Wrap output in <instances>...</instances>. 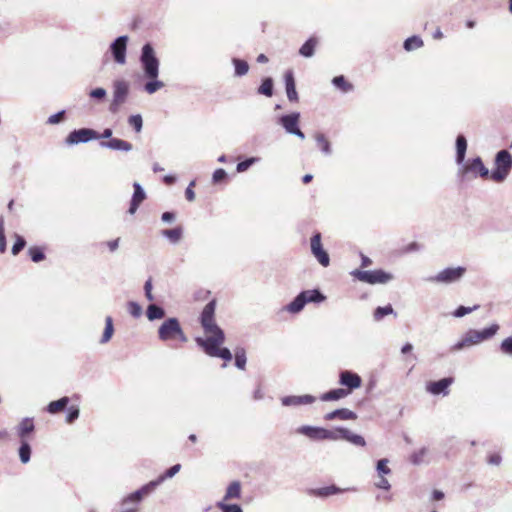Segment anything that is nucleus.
Segmentation results:
<instances>
[{
  "label": "nucleus",
  "mask_w": 512,
  "mask_h": 512,
  "mask_svg": "<svg viewBox=\"0 0 512 512\" xmlns=\"http://www.w3.org/2000/svg\"><path fill=\"white\" fill-rule=\"evenodd\" d=\"M196 344L203 349V351L210 357H218L224 361L232 360V353L226 347H221L225 341V334L219 332L215 335H208L206 338L197 337Z\"/></svg>",
  "instance_id": "obj_1"
},
{
  "label": "nucleus",
  "mask_w": 512,
  "mask_h": 512,
  "mask_svg": "<svg viewBox=\"0 0 512 512\" xmlns=\"http://www.w3.org/2000/svg\"><path fill=\"white\" fill-rule=\"evenodd\" d=\"M499 328V325L494 323L482 330L470 329L465 333L461 340H459L451 347V351H459L466 347H470L479 344L483 341H486L488 339H491L493 336L496 335Z\"/></svg>",
  "instance_id": "obj_2"
},
{
  "label": "nucleus",
  "mask_w": 512,
  "mask_h": 512,
  "mask_svg": "<svg viewBox=\"0 0 512 512\" xmlns=\"http://www.w3.org/2000/svg\"><path fill=\"white\" fill-rule=\"evenodd\" d=\"M158 338L162 342L179 340L180 342L185 343L188 341V338L184 333L179 320L175 317L167 318L159 326Z\"/></svg>",
  "instance_id": "obj_3"
},
{
  "label": "nucleus",
  "mask_w": 512,
  "mask_h": 512,
  "mask_svg": "<svg viewBox=\"0 0 512 512\" xmlns=\"http://www.w3.org/2000/svg\"><path fill=\"white\" fill-rule=\"evenodd\" d=\"M139 60L146 78H158L160 61L151 43L142 46Z\"/></svg>",
  "instance_id": "obj_4"
},
{
  "label": "nucleus",
  "mask_w": 512,
  "mask_h": 512,
  "mask_svg": "<svg viewBox=\"0 0 512 512\" xmlns=\"http://www.w3.org/2000/svg\"><path fill=\"white\" fill-rule=\"evenodd\" d=\"M495 168L491 171L490 177L496 183L503 182L512 170V155L508 150H500L496 153L494 160Z\"/></svg>",
  "instance_id": "obj_5"
},
{
  "label": "nucleus",
  "mask_w": 512,
  "mask_h": 512,
  "mask_svg": "<svg viewBox=\"0 0 512 512\" xmlns=\"http://www.w3.org/2000/svg\"><path fill=\"white\" fill-rule=\"evenodd\" d=\"M296 433L306 436L313 441H336V427L334 429H326L318 426L302 425L296 429Z\"/></svg>",
  "instance_id": "obj_6"
},
{
  "label": "nucleus",
  "mask_w": 512,
  "mask_h": 512,
  "mask_svg": "<svg viewBox=\"0 0 512 512\" xmlns=\"http://www.w3.org/2000/svg\"><path fill=\"white\" fill-rule=\"evenodd\" d=\"M216 301H209L203 308L200 316V323L204 332L208 335H215L223 330L216 324L214 319Z\"/></svg>",
  "instance_id": "obj_7"
},
{
  "label": "nucleus",
  "mask_w": 512,
  "mask_h": 512,
  "mask_svg": "<svg viewBox=\"0 0 512 512\" xmlns=\"http://www.w3.org/2000/svg\"><path fill=\"white\" fill-rule=\"evenodd\" d=\"M351 275L355 279H357L361 282L368 283V284H378V283L385 284L393 279L392 274L387 273L381 269L367 270V271H362V270L356 269L351 272Z\"/></svg>",
  "instance_id": "obj_8"
},
{
  "label": "nucleus",
  "mask_w": 512,
  "mask_h": 512,
  "mask_svg": "<svg viewBox=\"0 0 512 512\" xmlns=\"http://www.w3.org/2000/svg\"><path fill=\"white\" fill-rule=\"evenodd\" d=\"M129 95V83L125 80H116L113 82V98L109 105V111L117 113Z\"/></svg>",
  "instance_id": "obj_9"
},
{
  "label": "nucleus",
  "mask_w": 512,
  "mask_h": 512,
  "mask_svg": "<svg viewBox=\"0 0 512 512\" xmlns=\"http://www.w3.org/2000/svg\"><path fill=\"white\" fill-rule=\"evenodd\" d=\"M300 116L299 112L285 114L278 118L277 123L283 127L286 133L297 136L303 140L305 139V134L299 128Z\"/></svg>",
  "instance_id": "obj_10"
},
{
  "label": "nucleus",
  "mask_w": 512,
  "mask_h": 512,
  "mask_svg": "<svg viewBox=\"0 0 512 512\" xmlns=\"http://www.w3.org/2000/svg\"><path fill=\"white\" fill-rule=\"evenodd\" d=\"M459 175L464 178L467 174H472L473 177L487 178L490 174L489 169L484 165L480 157L473 158L467 163L460 165Z\"/></svg>",
  "instance_id": "obj_11"
},
{
  "label": "nucleus",
  "mask_w": 512,
  "mask_h": 512,
  "mask_svg": "<svg viewBox=\"0 0 512 512\" xmlns=\"http://www.w3.org/2000/svg\"><path fill=\"white\" fill-rule=\"evenodd\" d=\"M99 133L91 128H80L71 131L66 137L67 145H77L80 143H88L92 140H98Z\"/></svg>",
  "instance_id": "obj_12"
},
{
  "label": "nucleus",
  "mask_w": 512,
  "mask_h": 512,
  "mask_svg": "<svg viewBox=\"0 0 512 512\" xmlns=\"http://www.w3.org/2000/svg\"><path fill=\"white\" fill-rule=\"evenodd\" d=\"M466 269L464 267H449L445 268L428 280L431 282L450 284L460 280L465 274Z\"/></svg>",
  "instance_id": "obj_13"
},
{
  "label": "nucleus",
  "mask_w": 512,
  "mask_h": 512,
  "mask_svg": "<svg viewBox=\"0 0 512 512\" xmlns=\"http://www.w3.org/2000/svg\"><path fill=\"white\" fill-rule=\"evenodd\" d=\"M128 36L122 35L117 37L110 44V52L116 63L123 65L126 63V52H127Z\"/></svg>",
  "instance_id": "obj_14"
},
{
  "label": "nucleus",
  "mask_w": 512,
  "mask_h": 512,
  "mask_svg": "<svg viewBox=\"0 0 512 512\" xmlns=\"http://www.w3.org/2000/svg\"><path fill=\"white\" fill-rule=\"evenodd\" d=\"M311 253L317 261L323 266L327 267L330 264V257L324 250L321 243V233H315L310 239Z\"/></svg>",
  "instance_id": "obj_15"
},
{
  "label": "nucleus",
  "mask_w": 512,
  "mask_h": 512,
  "mask_svg": "<svg viewBox=\"0 0 512 512\" xmlns=\"http://www.w3.org/2000/svg\"><path fill=\"white\" fill-rule=\"evenodd\" d=\"M339 383L345 386L350 392L354 389L360 388L362 384L361 377L350 370H343L339 375Z\"/></svg>",
  "instance_id": "obj_16"
},
{
  "label": "nucleus",
  "mask_w": 512,
  "mask_h": 512,
  "mask_svg": "<svg viewBox=\"0 0 512 512\" xmlns=\"http://www.w3.org/2000/svg\"><path fill=\"white\" fill-rule=\"evenodd\" d=\"M340 439L346 440L359 447H364L366 445V441L363 436L355 434L345 427L338 426L336 427V441Z\"/></svg>",
  "instance_id": "obj_17"
},
{
  "label": "nucleus",
  "mask_w": 512,
  "mask_h": 512,
  "mask_svg": "<svg viewBox=\"0 0 512 512\" xmlns=\"http://www.w3.org/2000/svg\"><path fill=\"white\" fill-rule=\"evenodd\" d=\"M99 146L103 149H109L113 151L130 152L133 149V145L120 138H111L110 140H101Z\"/></svg>",
  "instance_id": "obj_18"
},
{
  "label": "nucleus",
  "mask_w": 512,
  "mask_h": 512,
  "mask_svg": "<svg viewBox=\"0 0 512 512\" xmlns=\"http://www.w3.org/2000/svg\"><path fill=\"white\" fill-rule=\"evenodd\" d=\"M453 383V378L446 377L442 378L438 381H431L427 384V391L433 395H448L449 393V386Z\"/></svg>",
  "instance_id": "obj_19"
},
{
  "label": "nucleus",
  "mask_w": 512,
  "mask_h": 512,
  "mask_svg": "<svg viewBox=\"0 0 512 512\" xmlns=\"http://www.w3.org/2000/svg\"><path fill=\"white\" fill-rule=\"evenodd\" d=\"M15 429L20 441H28L29 435L35 431L34 419L31 417L23 418Z\"/></svg>",
  "instance_id": "obj_20"
},
{
  "label": "nucleus",
  "mask_w": 512,
  "mask_h": 512,
  "mask_svg": "<svg viewBox=\"0 0 512 512\" xmlns=\"http://www.w3.org/2000/svg\"><path fill=\"white\" fill-rule=\"evenodd\" d=\"M316 398L312 395H289L281 398V404L283 406H301V405H309L314 403Z\"/></svg>",
  "instance_id": "obj_21"
},
{
  "label": "nucleus",
  "mask_w": 512,
  "mask_h": 512,
  "mask_svg": "<svg viewBox=\"0 0 512 512\" xmlns=\"http://www.w3.org/2000/svg\"><path fill=\"white\" fill-rule=\"evenodd\" d=\"M284 81H285V89L287 98L290 102H298L299 97L298 93L296 91V83L294 78V73L292 70H288L285 72L284 75Z\"/></svg>",
  "instance_id": "obj_22"
},
{
  "label": "nucleus",
  "mask_w": 512,
  "mask_h": 512,
  "mask_svg": "<svg viewBox=\"0 0 512 512\" xmlns=\"http://www.w3.org/2000/svg\"><path fill=\"white\" fill-rule=\"evenodd\" d=\"M133 188H134V192H133L132 199L130 201V207L128 210V212L132 215L136 213L140 204L146 198V193H145L144 189L142 188V186L138 182H135L133 184Z\"/></svg>",
  "instance_id": "obj_23"
},
{
  "label": "nucleus",
  "mask_w": 512,
  "mask_h": 512,
  "mask_svg": "<svg viewBox=\"0 0 512 512\" xmlns=\"http://www.w3.org/2000/svg\"><path fill=\"white\" fill-rule=\"evenodd\" d=\"M324 419L326 421H332V420H336V419H338V420H356L357 414L347 408H340V409H336L334 411L327 413L324 416Z\"/></svg>",
  "instance_id": "obj_24"
},
{
  "label": "nucleus",
  "mask_w": 512,
  "mask_h": 512,
  "mask_svg": "<svg viewBox=\"0 0 512 512\" xmlns=\"http://www.w3.org/2000/svg\"><path fill=\"white\" fill-rule=\"evenodd\" d=\"M467 151V140L464 135L459 134L456 138V163L462 165Z\"/></svg>",
  "instance_id": "obj_25"
},
{
  "label": "nucleus",
  "mask_w": 512,
  "mask_h": 512,
  "mask_svg": "<svg viewBox=\"0 0 512 512\" xmlns=\"http://www.w3.org/2000/svg\"><path fill=\"white\" fill-rule=\"evenodd\" d=\"M300 295L305 299L307 303H321L326 297L319 289L304 290L300 292Z\"/></svg>",
  "instance_id": "obj_26"
},
{
  "label": "nucleus",
  "mask_w": 512,
  "mask_h": 512,
  "mask_svg": "<svg viewBox=\"0 0 512 512\" xmlns=\"http://www.w3.org/2000/svg\"><path fill=\"white\" fill-rule=\"evenodd\" d=\"M350 394L349 390L344 388L332 389L321 395L320 399L322 401H337L342 398L347 397Z\"/></svg>",
  "instance_id": "obj_27"
},
{
  "label": "nucleus",
  "mask_w": 512,
  "mask_h": 512,
  "mask_svg": "<svg viewBox=\"0 0 512 512\" xmlns=\"http://www.w3.org/2000/svg\"><path fill=\"white\" fill-rule=\"evenodd\" d=\"M161 235L167 238L170 243L177 244L183 236V228L181 226H177L172 229H164L161 231Z\"/></svg>",
  "instance_id": "obj_28"
},
{
  "label": "nucleus",
  "mask_w": 512,
  "mask_h": 512,
  "mask_svg": "<svg viewBox=\"0 0 512 512\" xmlns=\"http://www.w3.org/2000/svg\"><path fill=\"white\" fill-rule=\"evenodd\" d=\"M241 497V483L239 481L231 482L225 492L223 501L239 499Z\"/></svg>",
  "instance_id": "obj_29"
},
{
  "label": "nucleus",
  "mask_w": 512,
  "mask_h": 512,
  "mask_svg": "<svg viewBox=\"0 0 512 512\" xmlns=\"http://www.w3.org/2000/svg\"><path fill=\"white\" fill-rule=\"evenodd\" d=\"M69 401H70V399L67 396H64L56 401L50 402L47 405L46 410L50 414H56V413L64 410L67 407V405L69 404Z\"/></svg>",
  "instance_id": "obj_30"
},
{
  "label": "nucleus",
  "mask_w": 512,
  "mask_h": 512,
  "mask_svg": "<svg viewBox=\"0 0 512 512\" xmlns=\"http://www.w3.org/2000/svg\"><path fill=\"white\" fill-rule=\"evenodd\" d=\"M231 62L234 66L235 77H243L248 73L249 64L247 61L234 57L232 58Z\"/></svg>",
  "instance_id": "obj_31"
},
{
  "label": "nucleus",
  "mask_w": 512,
  "mask_h": 512,
  "mask_svg": "<svg viewBox=\"0 0 512 512\" xmlns=\"http://www.w3.org/2000/svg\"><path fill=\"white\" fill-rule=\"evenodd\" d=\"M305 305V299L299 293L288 305L285 306V310L289 313L297 314L303 310Z\"/></svg>",
  "instance_id": "obj_32"
},
{
  "label": "nucleus",
  "mask_w": 512,
  "mask_h": 512,
  "mask_svg": "<svg viewBox=\"0 0 512 512\" xmlns=\"http://www.w3.org/2000/svg\"><path fill=\"white\" fill-rule=\"evenodd\" d=\"M146 316L150 321L159 320L165 317V310L156 304H150L146 310Z\"/></svg>",
  "instance_id": "obj_33"
},
{
  "label": "nucleus",
  "mask_w": 512,
  "mask_h": 512,
  "mask_svg": "<svg viewBox=\"0 0 512 512\" xmlns=\"http://www.w3.org/2000/svg\"><path fill=\"white\" fill-rule=\"evenodd\" d=\"M32 449L28 441H20L18 455L21 463L27 464L31 459Z\"/></svg>",
  "instance_id": "obj_34"
},
{
  "label": "nucleus",
  "mask_w": 512,
  "mask_h": 512,
  "mask_svg": "<svg viewBox=\"0 0 512 512\" xmlns=\"http://www.w3.org/2000/svg\"><path fill=\"white\" fill-rule=\"evenodd\" d=\"M317 40L314 37H310L299 49V53L304 57H312L315 52Z\"/></svg>",
  "instance_id": "obj_35"
},
{
  "label": "nucleus",
  "mask_w": 512,
  "mask_h": 512,
  "mask_svg": "<svg viewBox=\"0 0 512 512\" xmlns=\"http://www.w3.org/2000/svg\"><path fill=\"white\" fill-rule=\"evenodd\" d=\"M394 315L396 316L397 314L395 313L393 307L391 304H388L386 306H378L374 312H373V319L377 322L381 321L385 316L387 315Z\"/></svg>",
  "instance_id": "obj_36"
},
{
  "label": "nucleus",
  "mask_w": 512,
  "mask_h": 512,
  "mask_svg": "<svg viewBox=\"0 0 512 512\" xmlns=\"http://www.w3.org/2000/svg\"><path fill=\"white\" fill-rule=\"evenodd\" d=\"M315 140H316V143H317L319 149L321 150V152L324 155H326V156L331 155V153H332L331 145H330V142L328 141V139L325 137L324 134L317 133L315 135Z\"/></svg>",
  "instance_id": "obj_37"
},
{
  "label": "nucleus",
  "mask_w": 512,
  "mask_h": 512,
  "mask_svg": "<svg viewBox=\"0 0 512 512\" xmlns=\"http://www.w3.org/2000/svg\"><path fill=\"white\" fill-rule=\"evenodd\" d=\"M113 332H114L113 319L111 316H107L105 318V329H104L103 335L100 339V343L105 344V343L109 342L112 338Z\"/></svg>",
  "instance_id": "obj_38"
},
{
  "label": "nucleus",
  "mask_w": 512,
  "mask_h": 512,
  "mask_svg": "<svg viewBox=\"0 0 512 512\" xmlns=\"http://www.w3.org/2000/svg\"><path fill=\"white\" fill-rule=\"evenodd\" d=\"M341 491L340 488H338L335 485H330L322 488H317L312 491V494L318 497H328L331 495H335Z\"/></svg>",
  "instance_id": "obj_39"
},
{
  "label": "nucleus",
  "mask_w": 512,
  "mask_h": 512,
  "mask_svg": "<svg viewBox=\"0 0 512 512\" xmlns=\"http://www.w3.org/2000/svg\"><path fill=\"white\" fill-rule=\"evenodd\" d=\"M258 93L266 97H271L273 95V79L270 77L263 79L258 88Z\"/></svg>",
  "instance_id": "obj_40"
},
{
  "label": "nucleus",
  "mask_w": 512,
  "mask_h": 512,
  "mask_svg": "<svg viewBox=\"0 0 512 512\" xmlns=\"http://www.w3.org/2000/svg\"><path fill=\"white\" fill-rule=\"evenodd\" d=\"M423 46V41L419 36H411L404 41L403 47L406 51H412Z\"/></svg>",
  "instance_id": "obj_41"
},
{
  "label": "nucleus",
  "mask_w": 512,
  "mask_h": 512,
  "mask_svg": "<svg viewBox=\"0 0 512 512\" xmlns=\"http://www.w3.org/2000/svg\"><path fill=\"white\" fill-rule=\"evenodd\" d=\"M332 84L343 92H348L353 89L352 84L348 83L344 76H336L332 79Z\"/></svg>",
  "instance_id": "obj_42"
},
{
  "label": "nucleus",
  "mask_w": 512,
  "mask_h": 512,
  "mask_svg": "<svg viewBox=\"0 0 512 512\" xmlns=\"http://www.w3.org/2000/svg\"><path fill=\"white\" fill-rule=\"evenodd\" d=\"M428 454V449L423 447L418 451H415L410 456V462L414 465H420L425 462V457Z\"/></svg>",
  "instance_id": "obj_43"
},
{
  "label": "nucleus",
  "mask_w": 512,
  "mask_h": 512,
  "mask_svg": "<svg viewBox=\"0 0 512 512\" xmlns=\"http://www.w3.org/2000/svg\"><path fill=\"white\" fill-rule=\"evenodd\" d=\"M181 469L180 464H175L171 466L169 469H167L163 474H161L158 478H156V481L158 484H162L166 479L174 477Z\"/></svg>",
  "instance_id": "obj_44"
},
{
  "label": "nucleus",
  "mask_w": 512,
  "mask_h": 512,
  "mask_svg": "<svg viewBox=\"0 0 512 512\" xmlns=\"http://www.w3.org/2000/svg\"><path fill=\"white\" fill-rule=\"evenodd\" d=\"M149 81L145 84L144 89L148 94H153L159 89L164 87V83L158 78H148Z\"/></svg>",
  "instance_id": "obj_45"
},
{
  "label": "nucleus",
  "mask_w": 512,
  "mask_h": 512,
  "mask_svg": "<svg viewBox=\"0 0 512 512\" xmlns=\"http://www.w3.org/2000/svg\"><path fill=\"white\" fill-rule=\"evenodd\" d=\"M246 352L244 348H237L235 350V366L240 369L244 370L246 367Z\"/></svg>",
  "instance_id": "obj_46"
},
{
  "label": "nucleus",
  "mask_w": 512,
  "mask_h": 512,
  "mask_svg": "<svg viewBox=\"0 0 512 512\" xmlns=\"http://www.w3.org/2000/svg\"><path fill=\"white\" fill-rule=\"evenodd\" d=\"M260 161L259 157H249L245 160L239 162L236 166V171L238 173L245 172L248 170L253 164L258 163Z\"/></svg>",
  "instance_id": "obj_47"
},
{
  "label": "nucleus",
  "mask_w": 512,
  "mask_h": 512,
  "mask_svg": "<svg viewBox=\"0 0 512 512\" xmlns=\"http://www.w3.org/2000/svg\"><path fill=\"white\" fill-rule=\"evenodd\" d=\"M28 255L30 256L31 260L35 263H38L45 259V254L42 248L37 246L30 247L28 249Z\"/></svg>",
  "instance_id": "obj_48"
},
{
  "label": "nucleus",
  "mask_w": 512,
  "mask_h": 512,
  "mask_svg": "<svg viewBox=\"0 0 512 512\" xmlns=\"http://www.w3.org/2000/svg\"><path fill=\"white\" fill-rule=\"evenodd\" d=\"M158 486H159V484L155 479V480H152V481L146 483L145 485L140 487L137 491L140 492V495L144 498L145 496H148L151 493H153Z\"/></svg>",
  "instance_id": "obj_49"
},
{
  "label": "nucleus",
  "mask_w": 512,
  "mask_h": 512,
  "mask_svg": "<svg viewBox=\"0 0 512 512\" xmlns=\"http://www.w3.org/2000/svg\"><path fill=\"white\" fill-rule=\"evenodd\" d=\"M222 512H243L242 508L238 504H227L225 501H219L216 504Z\"/></svg>",
  "instance_id": "obj_50"
},
{
  "label": "nucleus",
  "mask_w": 512,
  "mask_h": 512,
  "mask_svg": "<svg viewBox=\"0 0 512 512\" xmlns=\"http://www.w3.org/2000/svg\"><path fill=\"white\" fill-rule=\"evenodd\" d=\"M127 310L129 314L134 318H139L142 315V307L135 301H129L127 303Z\"/></svg>",
  "instance_id": "obj_51"
},
{
  "label": "nucleus",
  "mask_w": 512,
  "mask_h": 512,
  "mask_svg": "<svg viewBox=\"0 0 512 512\" xmlns=\"http://www.w3.org/2000/svg\"><path fill=\"white\" fill-rule=\"evenodd\" d=\"M128 123L130 126H132L134 128V130L136 132H140L142 130L143 120H142V116L140 114L131 115L128 118Z\"/></svg>",
  "instance_id": "obj_52"
},
{
  "label": "nucleus",
  "mask_w": 512,
  "mask_h": 512,
  "mask_svg": "<svg viewBox=\"0 0 512 512\" xmlns=\"http://www.w3.org/2000/svg\"><path fill=\"white\" fill-rule=\"evenodd\" d=\"M376 470L379 476L388 475L391 473V469L388 467V459H380L377 462Z\"/></svg>",
  "instance_id": "obj_53"
},
{
  "label": "nucleus",
  "mask_w": 512,
  "mask_h": 512,
  "mask_svg": "<svg viewBox=\"0 0 512 512\" xmlns=\"http://www.w3.org/2000/svg\"><path fill=\"white\" fill-rule=\"evenodd\" d=\"M80 410L77 406H70L67 409L66 422L71 424L78 419Z\"/></svg>",
  "instance_id": "obj_54"
},
{
  "label": "nucleus",
  "mask_w": 512,
  "mask_h": 512,
  "mask_svg": "<svg viewBox=\"0 0 512 512\" xmlns=\"http://www.w3.org/2000/svg\"><path fill=\"white\" fill-rule=\"evenodd\" d=\"M26 241L22 236L16 235L15 243L12 246L11 252L13 255L19 254V252L25 247Z\"/></svg>",
  "instance_id": "obj_55"
},
{
  "label": "nucleus",
  "mask_w": 512,
  "mask_h": 512,
  "mask_svg": "<svg viewBox=\"0 0 512 512\" xmlns=\"http://www.w3.org/2000/svg\"><path fill=\"white\" fill-rule=\"evenodd\" d=\"M478 308L477 305L473 306V307H465V306H459L454 312H453V316L454 317H457V318H461L471 312H473L474 310H476Z\"/></svg>",
  "instance_id": "obj_56"
},
{
  "label": "nucleus",
  "mask_w": 512,
  "mask_h": 512,
  "mask_svg": "<svg viewBox=\"0 0 512 512\" xmlns=\"http://www.w3.org/2000/svg\"><path fill=\"white\" fill-rule=\"evenodd\" d=\"M143 499V497L140 495V492H138L137 490L134 491L133 493H130L129 495H127L123 500H122V504L123 505H126L128 503H139L141 500Z\"/></svg>",
  "instance_id": "obj_57"
},
{
  "label": "nucleus",
  "mask_w": 512,
  "mask_h": 512,
  "mask_svg": "<svg viewBox=\"0 0 512 512\" xmlns=\"http://www.w3.org/2000/svg\"><path fill=\"white\" fill-rule=\"evenodd\" d=\"M501 351L506 355H512V336L505 338L500 344Z\"/></svg>",
  "instance_id": "obj_58"
},
{
  "label": "nucleus",
  "mask_w": 512,
  "mask_h": 512,
  "mask_svg": "<svg viewBox=\"0 0 512 512\" xmlns=\"http://www.w3.org/2000/svg\"><path fill=\"white\" fill-rule=\"evenodd\" d=\"M6 237L4 231V220L3 217L0 216V253H4L6 251Z\"/></svg>",
  "instance_id": "obj_59"
},
{
  "label": "nucleus",
  "mask_w": 512,
  "mask_h": 512,
  "mask_svg": "<svg viewBox=\"0 0 512 512\" xmlns=\"http://www.w3.org/2000/svg\"><path fill=\"white\" fill-rule=\"evenodd\" d=\"M227 177V173L224 169L218 168L214 171L212 175V181L214 184H218L221 181L225 180Z\"/></svg>",
  "instance_id": "obj_60"
},
{
  "label": "nucleus",
  "mask_w": 512,
  "mask_h": 512,
  "mask_svg": "<svg viewBox=\"0 0 512 512\" xmlns=\"http://www.w3.org/2000/svg\"><path fill=\"white\" fill-rule=\"evenodd\" d=\"M64 116H65V110L59 111L58 113L49 116V118L47 119V124H50V125L59 124L60 122L63 121Z\"/></svg>",
  "instance_id": "obj_61"
},
{
  "label": "nucleus",
  "mask_w": 512,
  "mask_h": 512,
  "mask_svg": "<svg viewBox=\"0 0 512 512\" xmlns=\"http://www.w3.org/2000/svg\"><path fill=\"white\" fill-rule=\"evenodd\" d=\"M106 90L104 88H95L90 91L89 96L93 99L103 100L106 97Z\"/></svg>",
  "instance_id": "obj_62"
},
{
  "label": "nucleus",
  "mask_w": 512,
  "mask_h": 512,
  "mask_svg": "<svg viewBox=\"0 0 512 512\" xmlns=\"http://www.w3.org/2000/svg\"><path fill=\"white\" fill-rule=\"evenodd\" d=\"M377 488L379 489H383V490H390L391 489V484L389 483V481L384 477V476H379V480L377 482H375L374 484Z\"/></svg>",
  "instance_id": "obj_63"
},
{
  "label": "nucleus",
  "mask_w": 512,
  "mask_h": 512,
  "mask_svg": "<svg viewBox=\"0 0 512 512\" xmlns=\"http://www.w3.org/2000/svg\"><path fill=\"white\" fill-rule=\"evenodd\" d=\"M152 280L151 279H148L145 284H144V292H145V296L146 298L149 300V301H153L154 300V296L152 294Z\"/></svg>",
  "instance_id": "obj_64"
}]
</instances>
